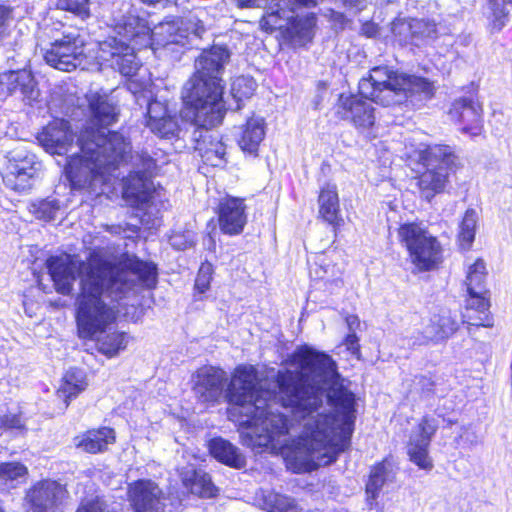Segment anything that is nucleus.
Instances as JSON below:
<instances>
[{
  "label": "nucleus",
  "instance_id": "22",
  "mask_svg": "<svg viewBox=\"0 0 512 512\" xmlns=\"http://www.w3.org/2000/svg\"><path fill=\"white\" fill-rule=\"evenodd\" d=\"M19 92L23 100L29 102L36 100L39 91L30 71H9L0 75V100Z\"/></svg>",
  "mask_w": 512,
  "mask_h": 512
},
{
  "label": "nucleus",
  "instance_id": "55",
  "mask_svg": "<svg viewBox=\"0 0 512 512\" xmlns=\"http://www.w3.org/2000/svg\"><path fill=\"white\" fill-rule=\"evenodd\" d=\"M11 10L4 5H0V37L6 29L7 21L10 17Z\"/></svg>",
  "mask_w": 512,
  "mask_h": 512
},
{
  "label": "nucleus",
  "instance_id": "9",
  "mask_svg": "<svg viewBox=\"0 0 512 512\" xmlns=\"http://www.w3.org/2000/svg\"><path fill=\"white\" fill-rule=\"evenodd\" d=\"M398 236L418 271H431L441 262L442 246L422 224L404 223L398 229Z\"/></svg>",
  "mask_w": 512,
  "mask_h": 512
},
{
  "label": "nucleus",
  "instance_id": "7",
  "mask_svg": "<svg viewBox=\"0 0 512 512\" xmlns=\"http://www.w3.org/2000/svg\"><path fill=\"white\" fill-rule=\"evenodd\" d=\"M206 33L198 16L189 14L180 20L164 21L150 28L148 46L153 50L162 49L172 58L179 59L185 49L198 48L199 41Z\"/></svg>",
  "mask_w": 512,
  "mask_h": 512
},
{
  "label": "nucleus",
  "instance_id": "5",
  "mask_svg": "<svg viewBox=\"0 0 512 512\" xmlns=\"http://www.w3.org/2000/svg\"><path fill=\"white\" fill-rule=\"evenodd\" d=\"M231 53L224 45L204 49L195 60V73L184 84L181 98L185 107H196L198 123H220L226 113L222 75Z\"/></svg>",
  "mask_w": 512,
  "mask_h": 512
},
{
  "label": "nucleus",
  "instance_id": "46",
  "mask_svg": "<svg viewBox=\"0 0 512 512\" xmlns=\"http://www.w3.org/2000/svg\"><path fill=\"white\" fill-rule=\"evenodd\" d=\"M438 429V423L436 419L429 416H424L418 425V429L411 436L418 439L427 438L428 442H431L432 436Z\"/></svg>",
  "mask_w": 512,
  "mask_h": 512
},
{
  "label": "nucleus",
  "instance_id": "18",
  "mask_svg": "<svg viewBox=\"0 0 512 512\" xmlns=\"http://www.w3.org/2000/svg\"><path fill=\"white\" fill-rule=\"evenodd\" d=\"M128 499L134 512H160L164 507L163 492L152 480L129 484Z\"/></svg>",
  "mask_w": 512,
  "mask_h": 512
},
{
  "label": "nucleus",
  "instance_id": "19",
  "mask_svg": "<svg viewBox=\"0 0 512 512\" xmlns=\"http://www.w3.org/2000/svg\"><path fill=\"white\" fill-rule=\"evenodd\" d=\"M452 120L461 125V132L471 137L482 132V107L471 97H463L453 102L449 111Z\"/></svg>",
  "mask_w": 512,
  "mask_h": 512
},
{
  "label": "nucleus",
  "instance_id": "38",
  "mask_svg": "<svg viewBox=\"0 0 512 512\" xmlns=\"http://www.w3.org/2000/svg\"><path fill=\"white\" fill-rule=\"evenodd\" d=\"M478 215L474 209L466 210L460 224L458 240L464 250H469L474 242Z\"/></svg>",
  "mask_w": 512,
  "mask_h": 512
},
{
  "label": "nucleus",
  "instance_id": "40",
  "mask_svg": "<svg viewBox=\"0 0 512 512\" xmlns=\"http://www.w3.org/2000/svg\"><path fill=\"white\" fill-rule=\"evenodd\" d=\"M486 266L483 260L478 259L469 267L465 284L467 291L486 293L485 289Z\"/></svg>",
  "mask_w": 512,
  "mask_h": 512
},
{
  "label": "nucleus",
  "instance_id": "30",
  "mask_svg": "<svg viewBox=\"0 0 512 512\" xmlns=\"http://www.w3.org/2000/svg\"><path fill=\"white\" fill-rule=\"evenodd\" d=\"M265 136L264 119L252 117L242 127L238 143L240 148L251 155H257L258 148Z\"/></svg>",
  "mask_w": 512,
  "mask_h": 512
},
{
  "label": "nucleus",
  "instance_id": "54",
  "mask_svg": "<svg viewBox=\"0 0 512 512\" xmlns=\"http://www.w3.org/2000/svg\"><path fill=\"white\" fill-rule=\"evenodd\" d=\"M379 32L378 25L367 21L361 26V33L367 37H375Z\"/></svg>",
  "mask_w": 512,
  "mask_h": 512
},
{
  "label": "nucleus",
  "instance_id": "2",
  "mask_svg": "<svg viewBox=\"0 0 512 512\" xmlns=\"http://www.w3.org/2000/svg\"><path fill=\"white\" fill-rule=\"evenodd\" d=\"M46 266L55 290L62 295L71 294L79 273L75 319L82 339H93L116 320L114 308L104 301V296L120 301L139 287L151 289L157 284V266L136 256H128L116 265L96 257L88 263L78 262L74 256L62 254L50 256Z\"/></svg>",
  "mask_w": 512,
  "mask_h": 512
},
{
  "label": "nucleus",
  "instance_id": "41",
  "mask_svg": "<svg viewBox=\"0 0 512 512\" xmlns=\"http://www.w3.org/2000/svg\"><path fill=\"white\" fill-rule=\"evenodd\" d=\"M60 208L56 199H43L30 205V212L40 220L51 221L56 218Z\"/></svg>",
  "mask_w": 512,
  "mask_h": 512
},
{
  "label": "nucleus",
  "instance_id": "51",
  "mask_svg": "<svg viewBox=\"0 0 512 512\" xmlns=\"http://www.w3.org/2000/svg\"><path fill=\"white\" fill-rule=\"evenodd\" d=\"M324 16L331 21L335 27H338L339 29L345 28L347 18L344 13L334 9H327Z\"/></svg>",
  "mask_w": 512,
  "mask_h": 512
},
{
  "label": "nucleus",
  "instance_id": "1",
  "mask_svg": "<svg viewBox=\"0 0 512 512\" xmlns=\"http://www.w3.org/2000/svg\"><path fill=\"white\" fill-rule=\"evenodd\" d=\"M292 363L295 370L277 374L278 406L273 407L276 414L287 419L288 431L279 437L275 448H251L256 453L284 448L292 423L280 409H290L297 421H303V430L283 454L287 468L301 474L333 463L348 448L356 419V401L338 372L336 361L327 353L309 345L299 346L292 355Z\"/></svg>",
  "mask_w": 512,
  "mask_h": 512
},
{
  "label": "nucleus",
  "instance_id": "52",
  "mask_svg": "<svg viewBox=\"0 0 512 512\" xmlns=\"http://www.w3.org/2000/svg\"><path fill=\"white\" fill-rule=\"evenodd\" d=\"M344 344L352 354H357L360 351L359 338L355 331H350L345 337Z\"/></svg>",
  "mask_w": 512,
  "mask_h": 512
},
{
  "label": "nucleus",
  "instance_id": "39",
  "mask_svg": "<svg viewBox=\"0 0 512 512\" xmlns=\"http://www.w3.org/2000/svg\"><path fill=\"white\" fill-rule=\"evenodd\" d=\"M127 335L124 332H113L98 340V350L107 357H114L127 347Z\"/></svg>",
  "mask_w": 512,
  "mask_h": 512
},
{
  "label": "nucleus",
  "instance_id": "28",
  "mask_svg": "<svg viewBox=\"0 0 512 512\" xmlns=\"http://www.w3.org/2000/svg\"><path fill=\"white\" fill-rule=\"evenodd\" d=\"M115 441V432L109 427L87 431L81 438L75 439V445L84 452L96 454L103 452Z\"/></svg>",
  "mask_w": 512,
  "mask_h": 512
},
{
  "label": "nucleus",
  "instance_id": "20",
  "mask_svg": "<svg viewBox=\"0 0 512 512\" xmlns=\"http://www.w3.org/2000/svg\"><path fill=\"white\" fill-rule=\"evenodd\" d=\"M219 227L228 235L240 234L247 222L244 199L225 197L220 200L217 209Z\"/></svg>",
  "mask_w": 512,
  "mask_h": 512
},
{
  "label": "nucleus",
  "instance_id": "11",
  "mask_svg": "<svg viewBox=\"0 0 512 512\" xmlns=\"http://www.w3.org/2000/svg\"><path fill=\"white\" fill-rule=\"evenodd\" d=\"M85 47V38L78 30H65L47 48L42 49L43 57L49 66L70 72L85 63Z\"/></svg>",
  "mask_w": 512,
  "mask_h": 512
},
{
  "label": "nucleus",
  "instance_id": "21",
  "mask_svg": "<svg viewBox=\"0 0 512 512\" xmlns=\"http://www.w3.org/2000/svg\"><path fill=\"white\" fill-rule=\"evenodd\" d=\"M40 145L51 154L63 155L68 152L74 140L70 124L64 119H55L43 128L37 136Z\"/></svg>",
  "mask_w": 512,
  "mask_h": 512
},
{
  "label": "nucleus",
  "instance_id": "10",
  "mask_svg": "<svg viewBox=\"0 0 512 512\" xmlns=\"http://www.w3.org/2000/svg\"><path fill=\"white\" fill-rule=\"evenodd\" d=\"M318 0H272L263 16V26L270 29H280L291 25L295 32L303 37H310L316 26V16L312 12L305 15L297 13L301 7H314Z\"/></svg>",
  "mask_w": 512,
  "mask_h": 512
},
{
  "label": "nucleus",
  "instance_id": "58",
  "mask_svg": "<svg viewBox=\"0 0 512 512\" xmlns=\"http://www.w3.org/2000/svg\"><path fill=\"white\" fill-rule=\"evenodd\" d=\"M143 3L149 4V5H157L160 4L163 7L167 6L169 4L177 5L178 0H141Z\"/></svg>",
  "mask_w": 512,
  "mask_h": 512
},
{
  "label": "nucleus",
  "instance_id": "17",
  "mask_svg": "<svg viewBox=\"0 0 512 512\" xmlns=\"http://www.w3.org/2000/svg\"><path fill=\"white\" fill-rule=\"evenodd\" d=\"M67 496L64 485L55 480H42L34 484L26 494L30 512H59Z\"/></svg>",
  "mask_w": 512,
  "mask_h": 512
},
{
  "label": "nucleus",
  "instance_id": "14",
  "mask_svg": "<svg viewBox=\"0 0 512 512\" xmlns=\"http://www.w3.org/2000/svg\"><path fill=\"white\" fill-rule=\"evenodd\" d=\"M98 57L103 64L127 78L135 76L141 67L135 47L117 36H108L99 42Z\"/></svg>",
  "mask_w": 512,
  "mask_h": 512
},
{
  "label": "nucleus",
  "instance_id": "25",
  "mask_svg": "<svg viewBox=\"0 0 512 512\" xmlns=\"http://www.w3.org/2000/svg\"><path fill=\"white\" fill-rule=\"evenodd\" d=\"M147 126L161 138L170 139L178 132V124L174 117L166 115L160 103H150L147 112Z\"/></svg>",
  "mask_w": 512,
  "mask_h": 512
},
{
  "label": "nucleus",
  "instance_id": "59",
  "mask_svg": "<svg viewBox=\"0 0 512 512\" xmlns=\"http://www.w3.org/2000/svg\"><path fill=\"white\" fill-rule=\"evenodd\" d=\"M347 324L349 326L350 331H353L354 325H359V320L357 316H349L347 318Z\"/></svg>",
  "mask_w": 512,
  "mask_h": 512
},
{
  "label": "nucleus",
  "instance_id": "47",
  "mask_svg": "<svg viewBox=\"0 0 512 512\" xmlns=\"http://www.w3.org/2000/svg\"><path fill=\"white\" fill-rule=\"evenodd\" d=\"M195 244V234L190 230L174 232L170 237V245L176 250H186Z\"/></svg>",
  "mask_w": 512,
  "mask_h": 512
},
{
  "label": "nucleus",
  "instance_id": "12",
  "mask_svg": "<svg viewBox=\"0 0 512 512\" xmlns=\"http://www.w3.org/2000/svg\"><path fill=\"white\" fill-rule=\"evenodd\" d=\"M130 159L132 170L123 179V195L136 204L147 203L155 189L156 160L145 150L135 151Z\"/></svg>",
  "mask_w": 512,
  "mask_h": 512
},
{
  "label": "nucleus",
  "instance_id": "31",
  "mask_svg": "<svg viewBox=\"0 0 512 512\" xmlns=\"http://www.w3.org/2000/svg\"><path fill=\"white\" fill-rule=\"evenodd\" d=\"M258 501L268 512H298V505L292 497L274 490H261Z\"/></svg>",
  "mask_w": 512,
  "mask_h": 512
},
{
  "label": "nucleus",
  "instance_id": "6",
  "mask_svg": "<svg viewBox=\"0 0 512 512\" xmlns=\"http://www.w3.org/2000/svg\"><path fill=\"white\" fill-rule=\"evenodd\" d=\"M360 93L382 106L410 104L420 108L433 98L435 87L428 79L377 66L359 81Z\"/></svg>",
  "mask_w": 512,
  "mask_h": 512
},
{
  "label": "nucleus",
  "instance_id": "42",
  "mask_svg": "<svg viewBox=\"0 0 512 512\" xmlns=\"http://www.w3.org/2000/svg\"><path fill=\"white\" fill-rule=\"evenodd\" d=\"M392 34L401 46L413 45L412 18H398L392 22Z\"/></svg>",
  "mask_w": 512,
  "mask_h": 512
},
{
  "label": "nucleus",
  "instance_id": "15",
  "mask_svg": "<svg viewBox=\"0 0 512 512\" xmlns=\"http://www.w3.org/2000/svg\"><path fill=\"white\" fill-rule=\"evenodd\" d=\"M41 169L42 164L34 154L16 149L10 153L3 181L8 188L23 192L34 185L39 178Z\"/></svg>",
  "mask_w": 512,
  "mask_h": 512
},
{
  "label": "nucleus",
  "instance_id": "26",
  "mask_svg": "<svg viewBox=\"0 0 512 512\" xmlns=\"http://www.w3.org/2000/svg\"><path fill=\"white\" fill-rule=\"evenodd\" d=\"M468 292L466 310L462 314L464 323L472 326L491 327L493 324L488 313L489 302L485 293Z\"/></svg>",
  "mask_w": 512,
  "mask_h": 512
},
{
  "label": "nucleus",
  "instance_id": "45",
  "mask_svg": "<svg viewBox=\"0 0 512 512\" xmlns=\"http://www.w3.org/2000/svg\"><path fill=\"white\" fill-rule=\"evenodd\" d=\"M61 7L82 20L91 16L89 0H62Z\"/></svg>",
  "mask_w": 512,
  "mask_h": 512
},
{
  "label": "nucleus",
  "instance_id": "43",
  "mask_svg": "<svg viewBox=\"0 0 512 512\" xmlns=\"http://www.w3.org/2000/svg\"><path fill=\"white\" fill-rule=\"evenodd\" d=\"M256 87L257 84L253 78L240 76L233 81L231 93L234 99L239 103L243 99L250 98L254 94Z\"/></svg>",
  "mask_w": 512,
  "mask_h": 512
},
{
  "label": "nucleus",
  "instance_id": "57",
  "mask_svg": "<svg viewBox=\"0 0 512 512\" xmlns=\"http://www.w3.org/2000/svg\"><path fill=\"white\" fill-rule=\"evenodd\" d=\"M240 6L246 7H260L262 4L266 3V0H236Z\"/></svg>",
  "mask_w": 512,
  "mask_h": 512
},
{
  "label": "nucleus",
  "instance_id": "8",
  "mask_svg": "<svg viewBox=\"0 0 512 512\" xmlns=\"http://www.w3.org/2000/svg\"><path fill=\"white\" fill-rule=\"evenodd\" d=\"M421 160L427 167L418 177L421 195L427 201L441 193L448 180V170L456 166L458 157L449 145L435 144L427 146L421 152Z\"/></svg>",
  "mask_w": 512,
  "mask_h": 512
},
{
  "label": "nucleus",
  "instance_id": "33",
  "mask_svg": "<svg viewBox=\"0 0 512 512\" xmlns=\"http://www.w3.org/2000/svg\"><path fill=\"white\" fill-rule=\"evenodd\" d=\"M28 469L19 462H5L0 464V490L9 491L25 482Z\"/></svg>",
  "mask_w": 512,
  "mask_h": 512
},
{
  "label": "nucleus",
  "instance_id": "49",
  "mask_svg": "<svg viewBox=\"0 0 512 512\" xmlns=\"http://www.w3.org/2000/svg\"><path fill=\"white\" fill-rule=\"evenodd\" d=\"M24 425L21 422V419L18 415L10 414L4 415L0 417V438L4 433H7L9 436L14 434V431L21 430Z\"/></svg>",
  "mask_w": 512,
  "mask_h": 512
},
{
  "label": "nucleus",
  "instance_id": "4",
  "mask_svg": "<svg viewBox=\"0 0 512 512\" xmlns=\"http://www.w3.org/2000/svg\"><path fill=\"white\" fill-rule=\"evenodd\" d=\"M90 109V125L78 137L80 152L69 156L64 168L72 190H95L107 183L131 154L130 142L121 133L106 129L117 121L116 105L98 96L90 101Z\"/></svg>",
  "mask_w": 512,
  "mask_h": 512
},
{
  "label": "nucleus",
  "instance_id": "37",
  "mask_svg": "<svg viewBox=\"0 0 512 512\" xmlns=\"http://www.w3.org/2000/svg\"><path fill=\"white\" fill-rule=\"evenodd\" d=\"M184 481L190 487L191 492L200 497L211 498L217 493V488L212 483L210 475L201 470H193L191 478H186Z\"/></svg>",
  "mask_w": 512,
  "mask_h": 512
},
{
  "label": "nucleus",
  "instance_id": "3",
  "mask_svg": "<svg viewBox=\"0 0 512 512\" xmlns=\"http://www.w3.org/2000/svg\"><path fill=\"white\" fill-rule=\"evenodd\" d=\"M227 382L222 369L209 367L200 369L193 386L199 401L215 404L223 396L232 405L229 414L237 417L241 442L247 447L275 448L279 437L287 433V419L273 411L278 406L276 395L258 388L257 370L253 366L236 367L232 378Z\"/></svg>",
  "mask_w": 512,
  "mask_h": 512
},
{
  "label": "nucleus",
  "instance_id": "36",
  "mask_svg": "<svg viewBox=\"0 0 512 512\" xmlns=\"http://www.w3.org/2000/svg\"><path fill=\"white\" fill-rule=\"evenodd\" d=\"M388 466V463L382 462L374 466L371 470L369 480L366 484V494L370 505H372V501L377 499L379 491L389 479L391 471Z\"/></svg>",
  "mask_w": 512,
  "mask_h": 512
},
{
  "label": "nucleus",
  "instance_id": "32",
  "mask_svg": "<svg viewBox=\"0 0 512 512\" xmlns=\"http://www.w3.org/2000/svg\"><path fill=\"white\" fill-rule=\"evenodd\" d=\"M87 382L84 372L80 369H70L63 377V383L57 391L58 397L63 398L65 406L79 393L86 389Z\"/></svg>",
  "mask_w": 512,
  "mask_h": 512
},
{
  "label": "nucleus",
  "instance_id": "16",
  "mask_svg": "<svg viewBox=\"0 0 512 512\" xmlns=\"http://www.w3.org/2000/svg\"><path fill=\"white\" fill-rule=\"evenodd\" d=\"M360 96L341 94L336 106L341 119L348 121L358 132L369 133L376 122V109L371 102L359 92Z\"/></svg>",
  "mask_w": 512,
  "mask_h": 512
},
{
  "label": "nucleus",
  "instance_id": "29",
  "mask_svg": "<svg viewBox=\"0 0 512 512\" xmlns=\"http://www.w3.org/2000/svg\"><path fill=\"white\" fill-rule=\"evenodd\" d=\"M318 203L319 214L324 221L332 225L334 228L343 222V219L339 214V198L335 185H327L321 189Z\"/></svg>",
  "mask_w": 512,
  "mask_h": 512
},
{
  "label": "nucleus",
  "instance_id": "44",
  "mask_svg": "<svg viewBox=\"0 0 512 512\" xmlns=\"http://www.w3.org/2000/svg\"><path fill=\"white\" fill-rule=\"evenodd\" d=\"M413 386L416 391L420 392L423 398H429L433 395L438 397L444 395V389H439L437 382L430 376H416Z\"/></svg>",
  "mask_w": 512,
  "mask_h": 512
},
{
  "label": "nucleus",
  "instance_id": "13",
  "mask_svg": "<svg viewBox=\"0 0 512 512\" xmlns=\"http://www.w3.org/2000/svg\"><path fill=\"white\" fill-rule=\"evenodd\" d=\"M195 110L196 107H185L184 110V117L191 120L194 126L192 139L195 142V150L199 152L205 163L214 167L221 166L226 162V146L219 132L212 130L219 123H198Z\"/></svg>",
  "mask_w": 512,
  "mask_h": 512
},
{
  "label": "nucleus",
  "instance_id": "23",
  "mask_svg": "<svg viewBox=\"0 0 512 512\" xmlns=\"http://www.w3.org/2000/svg\"><path fill=\"white\" fill-rule=\"evenodd\" d=\"M115 33L133 47H147L150 27L147 20L134 14L123 15L114 26Z\"/></svg>",
  "mask_w": 512,
  "mask_h": 512
},
{
  "label": "nucleus",
  "instance_id": "34",
  "mask_svg": "<svg viewBox=\"0 0 512 512\" xmlns=\"http://www.w3.org/2000/svg\"><path fill=\"white\" fill-rule=\"evenodd\" d=\"M429 445L430 443L427 438L423 440L411 436L407 447L410 460L420 469L426 471H430L433 468V462L428 451Z\"/></svg>",
  "mask_w": 512,
  "mask_h": 512
},
{
  "label": "nucleus",
  "instance_id": "50",
  "mask_svg": "<svg viewBox=\"0 0 512 512\" xmlns=\"http://www.w3.org/2000/svg\"><path fill=\"white\" fill-rule=\"evenodd\" d=\"M212 268L210 264L201 265L196 280H195V290L199 294H204L210 288Z\"/></svg>",
  "mask_w": 512,
  "mask_h": 512
},
{
  "label": "nucleus",
  "instance_id": "35",
  "mask_svg": "<svg viewBox=\"0 0 512 512\" xmlns=\"http://www.w3.org/2000/svg\"><path fill=\"white\" fill-rule=\"evenodd\" d=\"M413 46L422 47L438 37L436 23L428 19L412 18Z\"/></svg>",
  "mask_w": 512,
  "mask_h": 512
},
{
  "label": "nucleus",
  "instance_id": "48",
  "mask_svg": "<svg viewBox=\"0 0 512 512\" xmlns=\"http://www.w3.org/2000/svg\"><path fill=\"white\" fill-rule=\"evenodd\" d=\"M489 8L492 12L493 25L500 30L505 25L508 17L504 0H490Z\"/></svg>",
  "mask_w": 512,
  "mask_h": 512
},
{
  "label": "nucleus",
  "instance_id": "24",
  "mask_svg": "<svg viewBox=\"0 0 512 512\" xmlns=\"http://www.w3.org/2000/svg\"><path fill=\"white\" fill-rule=\"evenodd\" d=\"M458 329V322L450 311H441L433 315L424 327L422 336L413 344L424 345L428 342H440L448 339Z\"/></svg>",
  "mask_w": 512,
  "mask_h": 512
},
{
  "label": "nucleus",
  "instance_id": "27",
  "mask_svg": "<svg viewBox=\"0 0 512 512\" xmlns=\"http://www.w3.org/2000/svg\"><path fill=\"white\" fill-rule=\"evenodd\" d=\"M209 451L219 462L232 468L240 469L246 465V458L240 450L221 437L209 441Z\"/></svg>",
  "mask_w": 512,
  "mask_h": 512
},
{
  "label": "nucleus",
  "instance_id": "56",
  "mask_svg": "<svg viewBox=\"0 0 512 512\" xmlns=\"http://www.w3.org/2000/svg\"><path fill=\"white\" fill-rule=\"evenodd\" d=\"M343 6L356 11H362L366 8V0H340Z\"/></svg>",
  "mask_w": 512,
  "mask_h": 512
},
{
  "label": "nucleus",
  "instance_id": "53",
  "mask_svg": "<svg viewBox=\"0 0 512 512\" xmlns=\"http://www.w3.org/2000/svg\"><path fill=\"white\" fill-rule=\"evenodd\" d=\"M104 508L98 499L82 503L76 512H103Z\"/></svg>",
  "mask_w": 512,
  "mask_h": 512
}]
</instances>
